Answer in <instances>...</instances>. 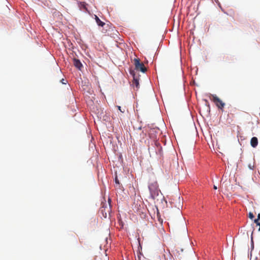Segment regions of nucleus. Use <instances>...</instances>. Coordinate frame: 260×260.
Listing matches in <instances>:
<instances>
[{
    "instance_id": "nucleus-4",
    "label": "nucleus",
    "mask_w": 260,
    "mask_h": 260,
    "mask_svg": "<svg viewBox=\"0 0 260 260\" xmlns=\"http://www.w3.org/2000/svg\"><path fill=\"white\" fill-rule=\"evenodd\" d=\"M110 211L111 206L110 204H109L108 205H106L105 206L104 205H103L100 209V212L104 218H106L107 217V214H110Z\"/></svg>"
},
{
    "instance_id": "nucleus-14",
    "label": "nucleus",
    "mask_w": 260,
    "mask_h": 260,
    "mask_svg": "<svg viewBox=\"0 0 260 260\" xmlns=\"http://www.w3.org/2000/svg\"><path fill=\"white\" fill-rule=\"evenodd\" d=\"M258 220L259 219L258 218L257 219H255L254 220V222L255 223L257 224V223H258L259 222H258Z\"/></svg>"
},
{
    "instance_id": "nucleus-17",
    "label": "nucleus",
    "mask_w": 260,
    "mask_h": 260,
    "mask_svg": "<svg viewBox=\"0 0 260 260\" xmlns=\"http://www.w3.org/2000/svg\"><path fill=\"white\" fill-rule=\"evenodd\" d=\"M258 216V219L259 220H260V214H259V213L258 214V216Z\"/></svg>"
},
{
    "instance_id": "nucleus-13",
    "label": "nucleus",
    "mask_w": 260,
    "mask_h": 260,
    "mask_svg": "<svg viewBox=\"0 0 260 260\" xmlns=\"http://www.w3.org/2000/svg\"><path fill=\"white\" fill-rule=\"evenodd\" d=\"M117 107L118 109V110H119L121 112L123 113V112H124V111H122V110H121V107H120V106H117Z\"/></svg>"
},
{
    "instance_id": "nucleus-3",
    "label": "nucleus",
    "mask_w": 260,
    "mask_h": 260,
    "mask_svg": "<svg viewBox=\"0 0 260 260\" xmlns=\"http://www.w3.org/2000/svg\"><path fill=\"white\" fill-rule=\"evenodd\" d=\"M135 69L137 71H141L145 73L147 71L146 68L145 67L144 63L140 61V59L138 58L134 59Z\"/></svg>"
},
{
    "instance_id": "nucleus-18",
    "label": "nucleus",
    "mask_w": 260,
    "mask_h": 260,
    "mask_svg": "<svg viewBox=\"0 0 260 260\" xmlns=\"http://www.w3.org/2000/svg\"><path fill=\"white\" fill-rule=\"evenodd\" d=\"M214 189H216L217 188V186H215V185H214V187H213Z\"/></svg>"
},
{
    "instance_id": "nucleus-1",
    "label": "nucleus",
    "mask_w": 260,
    "mask_h": 260,
    "mask_svg": "<svg viewBox=\"0 0 260 260\" xmlns=\"http://www.w3.org/2000/svg\"><path fill=\"white\" fill-rule=\"evenodd\" d=\"M148 187L151 194V196L152 198L154 199L156 196L158 195V192L159 191L157 182L155 181L150 183Z\"/></svg>"
},
{
    "instance_id": "nucleus-12",
    "label": "nucleus",
    "mask_w": 260,
    "mask_h": 260,
    "mask_svg": "<svg viewBox=\"0 0 260 260\" xmlns=\"http://www.w3.org/2000/svg\"><path fill=\"white\" fill-rule=\"evenodd\" d=\"M115 183L116 184H120L119 183V181L117 176H116V177L115 178Z\"/></svg>"
},
{
    "instance_id": "nucleus-8",
    "label": "nucleus",
    "mask_w": 260,
    "mask_h": 260,
    "mask_svg": "<svg viewBox=\"0 0 260 260\" xmlns=\"http://www.w3.org/2000/svg\"><path fill=\"white\" fill-rule=\"evenodd\" d=\"M133 86H135L137 88H139V80L134 76V79L133 81Z\"/></svg>"
},
{
    "instance_id": "nucleus-10",
    "label": "nucleus",
    "mask_w": 260,
    "mask_h": 260,
    "mask_svg": "<svg viewBox=\"0 0 260 260\" xmlns=\"http://www.w3.org/2000/svg\"><path fill=\"white\" fill-rule=\"evenodd\" d=\"M248 217L251 219H252L254 218V215L252 213L249 212L248 214Z\"/></svg>"
},
{
    "instance_id": "nucleus-11",
    "label": "nucleus",
    "mask_w": 260,
    "mask_h": 260,
    "mask_svg": "<svg viewBox=\"0 0 260 260\" xmlns=\"http://www.w3.org/2000/svg\"><path fill=\"white\" fill-rule=\"evenodd\" d=\"M248 168L251 169V170H253V168H254V165L253 164H249L248 165Z\"/></svg>"
},
{
    "instance_id": "nucleus-9",
    "label": "nucleus",
    "mask_w": 260,
    "mask_h": 260,
    "mask_svg": "<svg viewBox=\"0 0 260 260\" xmlns=\"http://www.w3.org/2000/svg\"><path fill=\"white\" fill-rule=\"evenodd\" d=\"M81 7L80 8V9L81 10L87 11V8H86L85 4V3H81Z\"/></svg>"
},
{
    "instance_id": "nucleus-7",
    "label": "nucleus",
    "mask_w": 260,
    "mask_h": 260,
    "mask_svg": "<svg viewBox=\"0 0 260 260\" xmlns=\"http://www.w3.org/2000/svg\"><path fill=\"white\" fill-rule=\"evenodd\" d=\"M95 19L98 25L103 26L105 24V23L102 22L96 15H95Z\"/></svg>"
},
{
    "instance_id": "nucleus-2",
    "label": "nucleus",
    "mask_w": 260,
    "mask_h": 260,
    "mask_svg": "<svg viewBox=\"0 0 260 260\" xmlns=\"http://www.w3.org/2000/svg\"><path fill=\"white\" fill-rule=\"evenodd\" d=\"M210 99L213 102L216 106L220 109H222L225 106V104L216 95L211 94Z\"/></svg>"
},
{
    "instance_id": "nucleus-15",
    "label": "nucleus",
    "mask_w": 260,
    "mask_h": 260,
    "mask_svg": "<svg viewBox=\"0 0 260 260\" xmlns=\"http://www.w3.org/2000/svg\"><path fill=\"white\" fill-rule=\"evenodd\" d=\"M60 81L61 82V83H62V84H66V81H66V80H65L64 79H62Z\"/></svg>"
},
{
    "instance_id": "nucleus-16",
    "label": "nucleus",
    "mask_w": 260,
    "mask_h": 260,
    "mask_svg": "<svg viewBox=\"0 0 260 260\" xmlns=\"http://www.w3.org/2000/svg\"><path fill=\"white\" fill-rule=\"evenodd\" d=\"M257 225L259 226V228L258 229V231H260V222H259L258 223H257Z\"/></svg>"
},
{
    "instance_id": "nucleus-6",
    "label": "nucleus",
    "mask_w": 260,
    "mask_h": 260,
    "mask_svg": "<svg viewBox=\"0 0 260 260\" xmlns=\"http://www.w3.org/2000/svg\"><path fill=\"white\" fill-rule=\"evenodd\" d=\"M250 144L252 147L255 148L258 144L257 138L255 137H252L250 140Z\"/></svg>"
},
{
    "instance_id": "nucleus-5",
    "label": "nucleus",
    "mask_w": 260,
    "mask_h": 260,
    "mask_svg": "<svg viewBox=\"0 0 260 260\" xmlns=\"http://www.w3.org/2000/svg\"><path fill=\"white\" fill-rule=\"evenodd\" d=\"M73 63L74 65L79 70H81L82 68V64L80 62V61L76 58H74L73 59Z\"/></svg>"
}]
</instances>
